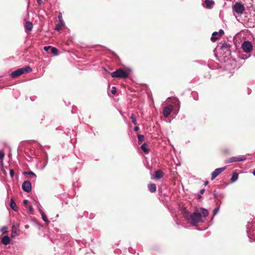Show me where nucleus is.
Here are the masks:
<instances>
[{
    "instance_id": "nucleus-15",
    "label": "nucleus",
    "mask_w": 255,
    "mask_h": 255,
    "mask_svg": "<svg viewBox=\"0 0 255 255\" xmlns=\"http://www.w3.org/2000/svg\"><path fill=\"white\" fill-rule=\"evenodd\" d=\"M148 188L151 193H154L156 190V186L154 183H150L148 185Z\"/></svg>"
},
{
    "instance_id": "nucleus-2",
    "label": "nucleus",
    "mask_w": 255,
    "mask_h": 255,
    "mask_svg": "<svg viewBox=\"0 0 255 255\" xmlns=\"http://www.w3.org/2000/svg\"><path fill=\"white\" fill-rule=\"evenodd\" d=\"M129 73L124 71L122 69H118L116 71L111 73V76L113 78H127L129 76Z\"/></svg>"
},
{
    "instance_id": "nucleus-9",
    "label": "nucleus",
    "mask_w": 255,
    "mask_h": 255,
    "mask_svg": "<svg viewBox=\"0 0 255 255\" xmlns=\"http://www.w3.org/2000/svg\"><path fill=\"white\" fill-rule=\"evenodd\" d=\"M18 226L17 224L13 223L12 224V228H11V237L12 238H14L16 236H17V231L18 230Z\"/></svg>"
},
{
    "instance_id": "nucleus-3",
    "label": "nucleus",
    "mask_w": 255,
    "mask_h": 255,
    "mask_svg": "<svg viewBox=\"0 0 255 255\" xmlns=\"http://www.w3.org/2000/svg\"><path fill=\"white\" fill-rule=\"evenodd\" d=\"M32 71V69L29 67L27 66L25 68H22L18 69L11 73V76L13 78H15L24 73L29 72Z\"/></svg>"
},
{
    "instance_id": "nucleus-34",
    "label": "nucleus",
    "mask_w": 255,
    "mask_h": 255,
    "mask_svg": "<svg viewBox=\"0 0 255 255\" xmlns=\"http://www.w3.org/2000/svg\"><path fill=\"white\" fill-rule=\"evenodd\" d=\"M28 209H29V211L30 213H32L33 211V209L31 206H29Z\"/></svg>"
},
{
    "instance_id": "nucleus-27",
    "label": "nucleus",
    "mask_w": 255,
    "mask_h": 255,
    "mask_svg": "<svg viewBox=\"0 0 255 255\" xmlns=\"http://www.w3.org/2000/svg\"><path fill=\"white\" fill-rule=\"evenodd\" d=\"M7 229L6 226H3L1 229V232H2V233H5L7 232Z\"/></svg>"
},
{
    "instance_id": "nucleus-44",
    "label": "nucleus",
    "mask_w": 255,
    "mask_h": 255,
    "mask_svg": "<svg viewBox=\"0 0 255 255\" xmlns=\"http://www.w3.org/2000/svg\"><path fill=\"white\" fill-rule=\"evenodd\" d=\"M253 174L255 176V169L254 170V172H253Z\"/></svg>"
},
{
    "instance_id": "nucleus-7",
    "label": "nucleus",
    "mask_w": 255,
    "mask_h": 255,
    "mask_svg": "<svg viewBox=\"0 0 255 255\" xmlns=\"http://www.w3.org/2000/svg\"><path fill=\"white\" fill-rule=\"evenodd\" d=\"M22 189L26 192H29L31 190V184L30 181H25L22 185Z\"/></svg>"
},
{
    "instance_id": "nucleus-30",
    "label": "nucleus",
    "mask_w": 255,
    "mask_h": 255,
    "mask_svg": "<svg viewBox=\"0 0 255 255\" xmlns=\"http://www.w3.org/2000/svg\"><path fill=\"white\" fill-rule=\"evenodd\" d=\"M24 174H29L30 175H32V176H34L36 177V175L33 172H32V171H30V172H25Z\"/></svg>"
},
{
    "instance_id": "nucleus-42",
    "label": "nucleus",
    "mask_w": 255,
    "mask_h": 255,
    "mask_svg": "<svg viewBox=\"0 0 255 255\" xmlns=\"http://www.w3.org/2000/svg\"><path fill=\"white\" fill-rule=\"evenodd\" d=\"M44 118V116H41V120H43Z\"/></svg>"
},
{
    "instance_id": "nucleus-17",
    "label": "nucleus",
    "mask_w": 255,
    "mask_h": 255,
    "mask_svg": "<svg viewBox=\"0 0 255 255\" xmlns=\"http://www.w3.org/2000/svg\"><path fill=\"white\" fill-rule=\"evenodd\" d=\"M10 207L15 211H17L18 207L16 206V205L14 201V200L13 198H11L10 199Z\"/></svg>"
},
{
    "instance_id": "nucleus-26",
    "label": "nucleus",
    "mask_w": 255,
    "mask_h": 255,
    "mask_svg": "<svg viewBox=\"0 0 255 255\" xmlns=\"http://www.w3.org/2000/svg\"><path fill=\"white\" fill-rule=\"evenodd\" d=\"M62 25L61 24H56L55 29L56 30H60L62 28Z\"/></svg>"
},
{
    "instance_id": "nucleus-5",
    "label": "nucleus",
    "mask_w": 255,
    "mask_h": 255,
    "mask_svg": "<svg viewBox=\"0 0 255 255\" xmlns=\"http://www.w3.org/2000/svg\"><path fill=\"white\" fill-rule=\"evenodd\" d=\"M242 48L246 53L250 52L253 49V45L249 41H245L242 44Z\"/></svg>"
},
{
    "instance_id": "nucleus-33",
    "label": "nucleus",
    "mask_w": 255,
    "mask_h": 255,
    "mask_svg": "<svg viewBox=\"0 0 255 255\" xmlns=\"http://www.w3.org/2000/svg\"><path fill=\"white\" fill-rule=\"evenodd\" d=\"M4 154L3 152L0 151V159H2L4 157Z\"/></svg>"
},
{
    "instance_id": "nucleus-31",
    "label": "nucleus",
    "mask_w": 255,
    "mask_h": 255,
    "mask_svg": "<svg viewBox=\"0 0 255 255\" xmlns=\"http://www.w3.org/2000/svg\"><path fill=\"white\" fill-rule=\"evenodd\" d=\"M14 172L13 169H10V175L11 178H12L14 176Z\"/></svg>"
},
{
    "instance_id": "nucleus-37",
    "label": "nucleus",
    "mask_w": 255,
    "mask_h": 255,
    "mask_svg": "<svg viewBox=\"0 0 255 255\" xmlns=\"http://www.w3.org/2000/svg\"><path fill=\"white\" fill-rule=\"evenodd\" d=\"M204 192H205V189H201L200 190V193L201 194H203Z\"/></svg>"
},
{
    "instance_id": "nucleus-19",
    "label": "nucleus",
    "mask_w": 255,
    "mask_h": 255,
    "mask_svg": "<svg viewBox=\"0 0 255 255\" xmlns=\"http://www.w3.org/2000/svg\"><path fill=\"white\" fill-rule=\"evenodd\" d=\"M147 144L146 143H143L141 146V149L143 151V152L147 154L149 152V149L147 147Z\"/></svg>"
},
{
    "instance_id": "nucleus-23",
    "label": "nucleus",
    "mask_w": 255,
    "mask_h": 255,
    "mask_svg": "<svg viewBox=\"0 0 255 255\" xmlns=\"http://www.w3.org/2000/svg\"><path fill=\"white\" fill-rule=\"evenodd\" d=\"M230 45L228 44H227V43H224V49L225 48L227 49V54L228 55H231V50L229 49V48L230 47Z\"/></svg>"
},
{
    "instance_id": "nucleus-11",
    "label": "nucleus",
    "mask_w": 255,
    "mask_h": 255,
    "mask_svg": "<svg viewBox=\"0 0 255 255\" xmlns=\"http://www.w3.org/2000/svg\"><path fill=\"white\" fill-rule=\"evenodd\" d=\"M164 175V173L163 171L160 169L156 170L155 171L154 177L157 179H161L163 177Z\"/></svg>"
},
{
    "instance_id": "nucleus-38",
    "label": "nucleus",
    "mask_w": 255,
    "mask_h": 255,
    "mask_svg": "<svg viewBox=\"0 0 255 255\" xmlns=\"http://www.w3.org/2000/svg\"><path fill=\"white\" fill-rule=\"evenodd\" d=\"M37 1L39 4H40L42 2V0H37Z\"/></svg>"
},
{
    "instance_id": "nucleus-20",
    "label": "nucleus",
    "mask_w": 255,
    "mask_h": 255,
    "mask_svg": "<svg viewBox=\"0 0 255 255\" xmlns=\"http://www.w3.org/2000/svg\"><path fill=\"white\" fill-rule=\"evenodd\" d=\"M238 178V174L237 172H234L232 174V176L231 179V181L232 182H234L237 180Z\"/></svg>"
},
{
    "instance_id": "nucleus-4",
    "label": "nucleus",
    "mask_w": 255,
    "mask_h": 255,
    "mask_svg": "<svg viewBox=\"0 0 255 255\" xmlns=\"http://www.w3.org/2000/svg\"><path fill=\"white\" fill-rule=\"evenodd\" d=\"M233 10L238 14H242L245 10L244 5L240 2H236L233 6Z\"/></svg>"
},
{
    "instance_id": "nucleus-6",
    "label": "nucleus",
    "mask_w": 255,
    "mask_h": 255,
    "mask_svg": "<svg viewBox=\"0 0 255 255\" xmlns=\"http://www.w3.org/2000/svg\"><path fill=\"white\" fill-rule=\"evenodd\" d=\"M173 110V106L170 105L164 108L162 112L163 115L165 118L168 117Z\"/></svg>"
},
{
    "instance_id": "nucleus-39",
    "label": "nucleus",
    "mask_w": 255,
    "mask_h": 255,
    "mask_svg": "<svg viewBox=\"0 0 255 255\" xmlns=\"http://www.w3.org/2000/svg\"><path fill=\"white\" fill-rule=\"evenodd\" d=\"M58 18L59 19L60 21L61 22V18H62V16L61 15H59L58 16Z\"/></svg>"
},
{
    "instance_id": "nucleus-28",
    "label": "nucleus",
    "mask_w": 255,
    "mask_h": 255,
    "mask_svg": "<svg viewBox=\"0 0 255 255\" xmlns=\"http://www.w3.org/2000/svg\"><path fill=\"white\" fill-rule=\"evenodd\" d=\"M219 210V207H217V208H215L213 211V216L216 215L218 213Z\"/></svg>"
},
{
    "instance_id": "nucleus-43",
    "label": "nucleus",
    "mask_w": 255,
    "mask_h": 255,
    "mask_svg": "<svg viewBox=\"0 0 255 255\" xmlns=\"http://www.w3.org/2000/svg\"><path fill=\"white\" fill-rule=\"evenodd\" d=\"M201 198V195H199L198 196V199H200Z\"/></svg>"
},
{
    "instance_id": "nucleus-12",
    "label": "nucleus",
    "mask_w": 255,
    "mask_h": 255,
    "mask_svg": "<svg viewBox=\"0 0 255 255\" xmlns=\"http://www.w3.org/2000/svg\"><path fill=\"white\" fill-rule=\"evenodd\" d=\"M246 159V157H234L230 158L229 162H233L236 161H241Z\"/></svg>"
},
{
    "instance_id": "nucleus-22",
    "label": "nucleus",
    "mask_w": 255,
    "mask_h": 255,
    "mask_svg": "<svg viewBox=\"0 0 255 255\" xmlns=\"http://www.w3.org/2000/svg\"><path fill=\"white\" fill-rule=\"evenodd\" d=\"M50 50V53L53 54L54 55H57L58 54V49L55 47H51Z\"/></svg>"
},
{
    "instance_id": "nucleus-21",
    "label": "nucleus",
    "mask_w": 255,
    "mask_h": 255,
    "mask_svg": "<svg viewBox=\"0 0 255 255\" xmlns=\"http://www.w3.org/2000/svg\"><path fill=\"white\" fill-rule=\"evenodd\" d=\"M200 210L202 212V214H201L202 217H205L208 215L209 212H208V210H207L206 209H205L204 208H202L200 209Z\"/></svg>"
},
{
    "instance_id": "nucleus-1",
    "label": "nucleus",
    "mask_w": 255,
    "mask_h": 255,
    "mask_svg": "<svg viewBox=\"0 0 255 255\" xmlns=\"http://www.w3.org/2000/svg\"><path fill=\"white\" fill-rule=\"evenodd\" d=\"M184 217L193 225H196L201 220V214L197 212H195L192 214H190L189 212H185Z\"/></svg>"
},
{
    "instance_id": "nucleus-40",
    "label": "nucleus",
    "mask_w": 255,
    "mask_h": 255,
    "mask_svg": "<svg viewBox=\"0 0 255 255\" xmlns=\"http://www.w3.org/2000/svg\"><path fill=\"white\" fill-rule=\"evenodd\" d=\"M208 184V181H206L204 183V185L205 186H206Z\"/></svg>"
},
{
    "instance_id": "nucleus-36",
    "label": "nucleus",
    "mask_w": 255,
    "mask_h": 255,
    "mask_svg": "<svg viewBox=\"0 0 255 255\" xmlns=\"http://www.w3.org/2000/svg\"><path fill=\"white\" fill-rule=\"evenodd\" d=\"M28 203V200H24L23 201V204L25 205V206H26L27 204Z\"/></svg>"
},
{
    "instance_id": "nucleus-14",
    "label": "nucleus",
    "mask_w": 255,
    "mask_h": 255,
    "mask_svg": "<svg viewBox=\"0 0 255 255\" xmlns=\"http://www.w3.org/2000/svg\"><path fill=\"white\" fill-rule=\"evenodd\" d=\"M24 26L26 30L28 31H30L32 29L33 24L31 22L27 21H26Z\"/></svg>"
},
{
    "instance_id": "nucleus-41",
    "label": "nucleus",
    "mask_w": 255,
    "mask_h": 255,
    "mask_svg": "<svg viewBox=\"0 0 255 255\" xmlns=\"http://www.w3.org/2000/svg\"><path fill=\"white\" fill-rule=\"evenodd\" d=\"M25 228L26 229H28V228H29V225H25Z\"/></svg>"
},
{
    "instance_id": "nucleus-18",
    "label": "nucleus",
    "mask_w": 255,
    "mask_h": 255,
    "mask_svg": "<svg viewBox=\"0 0 255 255\" xmlns=\"http://www.w3.org/2000/svg\"><path fill=\"white\" fill-rule=\"evenodd\" d=\"M40 214L41 215L42 220L48 225L49 223V221L47 219L45 214L42 211H40Z\"/></svg>"
},
{
    "instance_id": "nucleus-35",
    "label": "nucleus",
    "mask_w": 255,
    "mask_h": 255,
    "mask_svg": "<svg viewBox=\"0 0 255 255\" xmlns=\"http://www.w3.org/2000/svg\"><path fill=\"white\" fill-rule=\"evenodd\" d=\"M139 127H137V126H136V127H134V130L135 131H137L139 130Z\"/></svg>"
},
{
    "instance_id": "nucleus-13",
    "label": "nucleus",
    "mask_w": 255,
    "mask_h": 255,
    "mask_svg": "<svg viewBox=\"0 0 255 255\" xmlns=\"http://www.w3.org/2000/svg\"><path fill=\"white\" fill-rule=\"evenodd\" d=\"M10 239L7 236H4L1 239V243L4 245H7L10 244Z\"/></svg>"
},
{
    "instance_id": "nucleus-8",
    "label": "nucleus",
    "mask_w": 255,
    "mask_h": 255,
    "mask_svg": "<svg viewBox=\"0 0 255 255\" xmlns=\"http://www.w3.org/2000/svg\"><path fill=\"white\" fill-rule=\"evenodd\" d=\"M222 33H223V30L222 29L220 30L219 34H218L217 32H213L212 36L211 38V41L213 42L216 41L221 36Z\"/></svg>"
},
{
    "instance_id": "nucleus-24",
    "label": "nucleus",
    "mask_w": 255,
    "mask_h": 255,
    "mask_svg": "<svg viewBox=\"0 0 255 255\" xmlns=\"http://www.w3.org/2000/svg\"><path fill=\"white\" fill-rule=\"evenodd\" d=\"M130 118V119L131 120L132 123L134 125H137V121H136V118H135V116L134 114H132L131 115Z\"/></svg>"
},
{
    "instance_id": "nucleus-25",
    "label": "nucleus",
    "mask_w": 255,
    "mask_h": 255,
    "mask_svg": "<svg viewBox=\"0 0 255 255\" xmlns=\"http://www.w3.org/2000/svg\"><path fill=\"white\" fill-rule=\"evenodd\" d=\"M137 138H138V141L142 142V141L144 139V136L142 134H138L137 135Z\"/></svg>"
},
{
    "instance_id": "nucleus-29",
    "label": "nucleus",
    "mask_w": 255,
    "mask_h": 255,
    "mask_svg": "<svg viewBox=\"0 0 255 255\" xmlns=\"http://www.w3.org/2000/svg\"><path fill=\"white\" fill-rule=\"evenodd\" d=\"M116 92H117V91H116V87H112V90H111V93H112L113 94L115 95V94L116 93Z\"/></svg>"
},
{
    "instance_id": "nucleus-16",
    "label": "nucleus",
    "mask_w": 255,
    "mask_h": 255,
    "mask_svg": "<svg viewBox=\"0 0 255 255\" xmlns=\"http://www.w3.org/2000/svg\"><path fill=\"white\" fill-rule=\"evenodd\" d=\"M205 3L207 8H211L212 5L214 4V1L212 0H205Z\"/></svg>"
},
{
    "instance_id": "nucleus-10",
    "label": "nucleus",
    "mask_w": 255,
    "mask_h": 255,
    "mask_svg": "<svg viewBox=\"0 0 255 255\" xmlns=\"http://www.w3.org/2000/svg\"><path fill=\"white\" fill-rule=\"evenodd\" d=\"M223 171V168H220L215 169L212 174L211 180L214 179L218 175Z\"/></svg>"
},
{
    "instance_id": "nucleus-32",
    "label": "nucleus",
    "mask_w": 255,
    "mask_h": 255,
    "mask_svg": "<svg viewBox=\"0 0 255 255\" xmlns=\"http://www.w3.org/2000/svg\"><path fill=\"white\" fill-rule=\"evenodd\" d=\"M51 47L50 46H44L43 49L44 51H48L49 49H51Z\"/></svg>"
}]
</instances>
